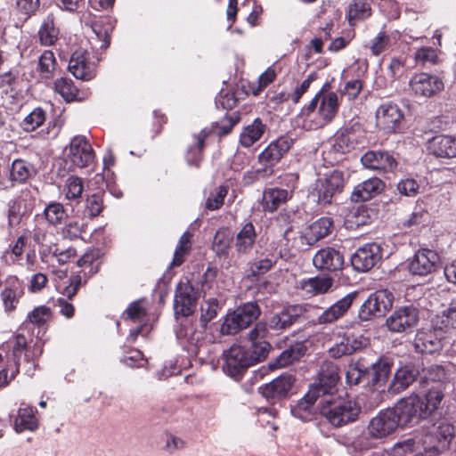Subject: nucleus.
Instances as JSON below:
<instances>
[{
  "instance_id": "1",
  "label": "nucleus",
  "mask_w": 456,
  "mask_h": 456,
  "mask_svg": "<svg viewBox=\"0 0 456 456\" xmlns=\"http://www.w3.org/2000/svg\"><path fill=\"white\" fill-rule=\"evenodd\" d=\"M339 99L337 93L330 90V84L325 83L311 100L303 107L297 118L306 130H314L330 124L339 110Z\"/></svg>"
},
{
  "instance_id": "2",
  "label": "nucleus",
  "mask_w": 456,
  "mask_h": 456,
  "mask_svg": "<svg viewBox=\"0 0 456 456\" xmlns=\"http://www.w3.org/2000/svg\"><path fill=\"white\" fill-rule=\"evenodd\" d=\"M321 414L334 428H342L357 420L360 405L353 399L328 395L321 398Z\"/></svg>"
},
{
  "instance_id": "3",
  "label": "nucleus",
  "mask_w": 456,
  "mask_h": 456,
  "mask_svg": "<svg viewBox=\"0 0 456 456\" xmlns=\"http://www.w3.org/2000/svg\"><path fill=\"white\" fill-rule=\"evenodd\" d=\"M266 345L262 344L256 351L248 346L232 345L223 353L224 371L230 377L238 379L252 365L266 358Z\"/></svg>"
},
{
  "instance_id": "4",
  "label": "nucleus",
  "mask_w": 456,
  "mask_h": 456,
  "mask_svg": "<svg viewBox=\"0 0 456 456\" xmlns=\"http://www.w3.org/2000/svg\"><path fill=\"white\" fill-rule=\"evenodd\" d=\"M293 143L294 140L289 136H281L270 142L258 155L261 167L253 173L254 178H267L273 175L274 166L287 154Z\"/></svg>"
},
{
  "instance_id": "5",
  "label": "nucleus",
  "mask_w": 456,
  "mask_h": 456,
  "mask_svg": "<svg viewBox=\"0 0 456 456\" xmlns=\"http://www.w3.org/2000/svg\"><path fill=\"white\" fill-rule=\"evenodd\" d=\"M346 182L347 178L343 171L333 170L316 180L313 194L317 197L319 204L330 205L343 191Z\"/></svg>"
},
{
  "instance_id": "6",
  "label": "nucleus",
  "mask_w": 456,
  "mask_h": 456,
  "mask_svg": "<svg viewBox=\"0 0 456 456\" xmlns=\"http://www.w3.org/2000/svg\"><path fill=\"white\" fill-rule=\"evenodd\" d=\"M259 315L260 309L256 303H246L226 315L221 326V332L224 335L236 334L248 327Z\"/></svg>"
},
{
  "instance_id": "7",
  "label": "nucleus",
  "mask_w": 456,
  "mask_h": 456,
  "mask_svg": "<svg viewBox=\"0 0 456 456\" xmlns=\"http://www.w3.org/2000/svg\"><path fill=\"white\" fill-rule=\"evenodd\" d=\"M419 308L414 304L397 306L386 320L388 330L395 333H410L419 324Z\"/></svg>"
},
{
  "instance_id": "8",
  "label": "nucleus",
  "mask_w": 456,
  "mask_h": 456,
  "mask_svg": "<svg viewBox=\"0 0 456 456\" xmlns=\"http://www.w3.org/2000/svg\"><path fill=\"white\" fill-rule=\"evenodd\" d=\"M393 408L402 426L418 423L428 417L424 399L417 394L400 399Z\"/></svg>"
},
{
  "instance_id": "9",
  "label": "nucleus",
  "mask_w": 456,
  "mask_h": 456,
  "mask_svg": "<svg viewBox=\"0 0 456 456\" xmlns=\"http://www.w3.org/2000/svg\"><path fill=\"white\" fill-rule=\"evenodd\" d=\"M394 295L387 290L380 289L369 296L361 305L358 312V318L361 321H370L380 317L392 308Z\"/></svg>"
},
{
  "instance_id": "10",
  "label": "nucleus",
  "mask_w": 456,
  "mask_h": 456,
  "mask_svg": "<svg viewBox=\"0 0 456 456\" xmlns=\"http://www.w3.org/2000/svg\"><path fill=\"white\" fill-rule=\"evenodd\" d=\"M235 121L230 116H225L222 120V124H214L211 130L208 128L202 129L198 134L194 135L195 142L189 147L187 153V161L190 165L198 166L201 159L200 152L205 146V140L211 134L214 133L219 136L229 134L235 125Z\"/></svg>"
},
{
  "instance_id": "11",
  "label": "nucleus",
  "mask_w": 456,
  "mask_h": 456,
  "mask_svg": "<svg viewBox=\"0 0 456 456\" xmlns=\"http://www.w3.org/2000/svg\"><path fill=\"white\" fill-rule=\"evenodd\" d=\"M399 426H402L400 419L392 407L380 411L373 417L369 422L367 430L370 437L381 439L394 433Z\"/></svg>"
},
{
  "instance_id": "12",
  "label": "nucleus",
  "mask_w": 456,
  "mask_h": 456,
  "mask_svg": "<svg viewBox=\"0 0 456 456\" xmlns=\"http://www.w3.org/2000/svg\"><path fill=\"white\" fill-rule=\"evenodd\" d=\"M314 308V305L307 304L289 305L273 314L268 320V326L274 330H287L301 319H306L307 314Z\"/></svg>"
},
{
  "instance_id": "13",
  "label": "nucleus",
  "mask_w": 456,
  "mask_h": 456,
  "mask_svg": "<svg viewBox=\"0 0 456 456\" xmlns=\"http://www.w3.org/2000/svg\"><path fill=\"white\" fill-rule=\"evenodd\" d=\"M440 265V256L435 250L420 248L409 262V272L415 276L425 277L435 273Z\"/></svg>"
},
{
  "instance_id": "14",
  "label": "nucleus",
  "mask_w": 456,
  "mask_h": 456,
  "mask_svg": "<svg viewBox=\"0 0 456 456\" xmlns=\"http://www.w3.org/2000/svg\"><path fill=\"white\" fill-rule=\"evenodd\" d=\"M68 159L75 167H89L94 160V152L87 139L82 135L72 138L68 152Z\"/></svg>"
},
{
  "instance_id": "15",
  "label": "nucleus",
  "mask_w": 456,
  "mask_h": 456,
  "mask_svg": "<svg viewBox=\"0 0 456 456\" xmlns=\"http://www.w3.org/2000/svg\"><path fill=\"white\" fill-rule=\"evenodd\" d=\"M197 291L189 281H180L175 295V313L182 316L191 315L196 307Z\"/></svg>"
},
{
  "instance_id": "16",
  "label": "nucleus",
  "mask_w": 456,
  "mask_h": 456,
  "mask_svg": "<svg viewBox=\"0 0 456 456\" xmlns=\"http://www.w3.org/2000/svg\"><path fill=\"white\" fill-rule=\"evenodd\" d=\"M358 293L350 292L324 309L317 317V324H331L343 318L352 307Z\"/></svg>"
},
{
  "instance_id": "17",
  "label": "nucleus",
  "mask_w": 456,
  "mask_h": 456,
  "mask_svg": "<svg viewBox=\"0 0 456 456\" xmlns=\"http://www.w3.org/2000/svg\"><path fill=\"white\" fill-rule=\"evenodd\" d=\"M382 257L381 248L377 243H367L359 248L351 257V263L358 272H367Z\"/></svg>"
},
{
  "instance_id": "18",
  "label": "nucleus",
  "mask_w": 456,
  "mask_h": 456,
  "mask_svg": "<svg viewBox=\"0 0 456 456\" xmlns=\"http://www.w3.org/2000/svg\"><path fill=\"white\" fill-rule=\"evenodd\" d=\"M403 115L396 104L385 103L376 111L377 126L386 133L396 132L403 121Z\"/></svg>"
},
{
  "instance_id": "19",
  "label": "nucleus",
  "mask_w": 456,
  "mask_h": 456,
  "mask_svg": "<svg viewBox=\"0 0 456 456\" xmlns=\"http://www.w3.org/2000/svg\"><path fill=\"white\" fill-rule=\"evenodd\" d=\"M409 85L414 94L421 97H431L444 89L442 79L428 73L414 75Z\"/></svg>"
},
{
  "instance_id": "20",
  "label": "nucleus",
  "mask_w": 456,
  "mask_h": 456,
  "mask_svg": "<svg viewBox=\"0 0 456 456\" xmlns=\"http://www.w3.org/2000/svg\"><path fill=\"white\" fill-rule=\"evenodd\" d=\"M295 382V378L289 373H284L274 379L268 384L259 388L264 397L272 403L287 397L289 391Z\"/></svg>"
},
{
  "instance_id": "21",
  "label": "nucleus",
  "mask_w": 456,
  "mask_h": 456,
  "mask_svg": "<svg viewBox=\"0 0 456 456\" xmlns=\"http://www.w3.org/2000/svg\"><path fill=\"white\" fill-rule=\"evenodd\" d=\"M344 263L343 254L332 247H326L318 250L313 257L314 267L320 271H339L343 268Z\"/></svg>"
},
{
  "instance_id": "22",
  "label": "nucleus",
  "mask_w": 456,
  "mask_h": 456,
  "mask_svg": "<svg viewBox=\"0 0 456 456\" xmlns=\"http://www.w3.org/2000/svg\"><path fill=\"white\" fill-rule=\"evenodd\" d=\"M339 381L338 367L331 361H324L319 371L318 382L312 385L315 387L322 395V397L332 395V391L335 389L338 382Z\"/></svg>"
},
{
  "instance_id": "23",
  "label": "nucleus",
  "mask_w": 456,
  "mask_h": 456,
  "mask_svg": "<svg viewBox=\"0 0 456 456\" xmlns=\"http://www.w3.org/2000/svg\"><path fill=\"white\" fill-rule=\"evenodd\" d=\"M361 162L364 167L379 173L394 172L397 167V162L391 154L379 151H367L361 158Z\"/></svg>"
},
{
  "instance_id": "24",
  "label": "nucleus",
  "mask_w": 456,
  "mask_h": 456,
  "mask_svg": "<svg viewBox=\"0 0 456 456\" xmlns=\"http://www.w3.org/2000/svg\"><path fill=\"white\" fill-rule=\"evenodd\" d=\"M332 221L329 217H322L309 225L304 234L299 235L300 246H313L321 239L330 234Z\"/></svg>"
},
{
  "instance_id": "25",
  "label": "nucleus",
  "mask_w": 456,
  "mask_h": 456,
  "mask_svg": "<svg viewBox=\"0 0 456 456\" xmlns=\"http://www.w3.org/2000/svg\"><path fill=\"white\" fill-rule=\"evenodd\" d=\"M428 149L431 154L437 158L456 157V137L438 134L428 141Z\"/></svg>"
},
{
  "instance_id": "26",
  "label": "nucleus",
  "mask_w": 456,
  "mask_h": 456,
  "mask_svg": "<svg viewBox=\"0 0 456 456\" xmlns=\"http://www.w3.org/2000/svg\"><path fill=\"white\" fill-rule=\"evenodd\" d=\"M68 68L69 72L77 79L89 81L95 76L94 68L87 62L85 52H75L70 57Z\"/></svg>"
},
{
  "instance_id": "27",
  "label": "nucleus",
  "mask_w": 456,
  "mask_h": 456,
  "mask_svg": "<svg viewBox=\"0 0 456 456\" xmlns=\"http://www.w3.org/2000/svg\"><path fill=\"white\" fill-rule=\"evenodd\" d=\"M414 348L421 354H433L442 348V338L436 330H419L414 338Z\"/></svg>"
},
{
  "instance_id": "28",
  "label": "nucleus",
  "mask_w": 456,
  "mask_h": 456,
  "mask_svg": "<svg viewBox=\"0 0 456 456\" xmlns=\"http://www.w3.org/2000/svg\"><path fill=\"white\" fill-rule=\"evenodd\" d=\"M385 188L384 182L378 177L369 178L356 185L351 194L354 202L366 201L379 194Z\"/></svg>"
},
{
  "instance_id": "29",
  "label": "nucleus",
  "mask_w": 456,
  "mask_h": 456,
  "mask_svg": "<svg viewBox=\"0 0 456 456\" xmlns=\"http://www.w3.org/2000/svg\"><path fill=\"white\" fill-rule=\"evenodd\" d=\"M418 370L409 365L400 367L395 373L394 378L388 386V392L399 394L407 389L417 379Z\"/></svg>"
},
{
  "instance_id": "30",
  "label": "nucleus",
  "mask_w": 456,
  "mask_h": 456,
  "mask_svg": "<svg viewBox=\"0 0 456 456\" xmlns=\"http://www.w3.org/2000/svg\"><path fill=\"white\" fill-rule=\"evenodd\" d=\"M322 395L318 392L317 387H310L307 393L292 407L291 413L296 418L307 421L311 419L312 407Z\"/></svg>"
},
{
  "instance_id": "31",
  "label": "nucleus",
  "mask_w": 456,
  "mask_h": 456,
  "mask_svg": "<svg viewBox=\"0 0 456 456\" xmlns=\"http://www.w3.org/2000/svg\"><path fill=\"white\" fill-rule=\"evenodd\" d=\"M332 285L333 279L331 277L315 276L300 281L298 288L302 290L305 296L311 297L328 292Z\"/></svg>"
},
{
  "instance_id": "32",
  "label": "nucleus",
  "mask_w": 456,
  "mask_h": 456,
  "mask_svg": "<svg viewBox=\"0 0 456 456\" xmlns=\"http://www.w3.org/2000/svg\"><path fill=\"white\" fill-rule=\"evenodd\" d=\"M256 236L254 224L250 222L245 224L236 235V250L240 254H248L254 248Z\"/></svg>"
},
{
  "instance_id": "33",
  "label": "nucleus",
  "mask_w": 456,
  "mask_h": 456,
  "mask_svg": "<svg viewBox=\"0 0 456 456\" xmlns=\"http://www.w3.org/2000/svg\"><path fill=\"white\" fill-rule=\"evenodd\" d=\"M38 427V421L35 417V411L31 407L20 408L14 420V429L17 433L23 431H34Z\"/></svg>"
},
{
  "instance_id": "34",
  "label": "nucleus",
  "mask_w": 456,
  "mask_h": 456,
  "mask_svg": "<svg viewBox=\"0 0 456 456\" xmlns=\"http://www.w3.org/2000/svg\"><path fill=\"white\" fill-rule=\"evenodd\" d=\"M265 131V125L259 119L256 118L252 124L246 126L240 134V142L248 148L257 142Z\"/></svg>"
},
{
  "instance_id": "35",
  "label": "nucleus",
  "mask_w": 456,
  "mask_h": 456,
  "mask_svg": "<svg viewBox=\"0 0 456 456\" xmlns=\"http://www.w3.org/2000/svg\"><path fill=\"white\" fill-rule=\"evenodd\" d=\"M113 28L114 25L110 18H101L92 23L94 33L102 42L101 48L106 49L109 47Z\"/></svg>"
},
{
  "instance_id": "36",
  "label": "nucleus",
  "mask_w": 456,
  "mask_h": 456,
  "mask_svg": "<svg viewBox=\"0 0 456 456\" xmlns=\"http://www.w3.org/2000/svg\"><path fill=\"white\" fill-rule=\"evenodd\" d=\"M287 198L288 191L286 190L278 188L268 189L263 194L264 209L273 212L281 203L286 201Z\"/></svg>"
},
{
  "instance_id": "37",
  "label": "nucleus",
  "mask_w": 456,
  "mask_h": 456,
  "mask_svg": "<svg viewBox=\"0 0 456 456\" xmlns=\"http://www.w3.org/2000/svg\"><path fill=\"white\" fill-rule=\"evenodd\" d=\"M268 333V330L266 324L264 322H258L256 324L254 329L248 333V340L249 345L248 348L252 351H256L262 344H265L266 346V355L269 353L271 348L270 344L265 340L266 335Z\"/></svg>"
},
{
  "instance_id": "38",
  "label": "nucleus",
  "mask_w": 456,
  "mask_h": 456,
  "mask_svg": "<svg viewBox=\"0 0 456 456\" xmlns=\"http://www.w3.org/2000/svg\"><path fill=\"white\" fill-rule=\"evenodd\" d=\"M44 216L47 223L53 226L62 224L68 217L66 209L59 202L49 203L45 208Z\"/></svg>"
},
{
  "instance_id": "39",
  "label": "nucleus",
  "mask_w": 456,
  "mask_h": 456,
  "mask_svg": "<svg viewBox=\"0 0 456 456\" xmlns=\"http://www.w3.org/2000/svg\"><path fill=\"white\" fill-rule=\"evenodd\" d=\"M391 365L390 361L384 357L379 358L376 362L372 363L373 384L380 387L386 384L391 373Z\"/></svg>"
},
{
  "instance_id": "40",
  "label": "nucleus",
  "mask_w": 456,
  "mask_h": 456,
  "mask_svg": "<svg viewBox=\"0 0 456 456\" xmlns=\"http://www.w3.org/2000/svg\"><path fill=\"white\" fill-rule=\"evenodd\" d=\"M444 385L442 383H436L432 386L424 399L425 405L427 406L428 416L436 410L441 404L444 397Z\"/></svg>"
},
{
  "instance_id": "41",
  "label": "nucleus",
  "mask_w": 456,
  "mask_h": 456,
  "mask_svg": "<svg viewBox=\"0 0 456 456\" xmlns=\"http://www.w3.org/2000/svg\"><path fill=\"white\" fill-rule=\"evenodd\" d=\"M354 127L345 128L336 134L334 147L336 150L346 152L353 149L357 142L355 136L353 134Z\"/></svg>"
},
{
  "instance_id": "42",
  "label": "nucleus",
  "mask_w": 456,
  "mask_h": 456,
  "mask_svg": "<svg viewBox=\"0 0 456 456\" xmlns=\"http://www.w3.org/2000/svg\"><path fill=\"white\" fill-rule=\"evenodd\" d=\"M25 213L26 207L23 200L16 199L11 200L8 204L7 211L8 226L12 228L19 225Z\"/></svg>"
},
{
  "instance_id": "43",
  "label": "nucleus",
  "mask_w": 456,
  "mask_h": 456,
  "mask_svg": "<svg viewBox=\"0 0 456 456\" xmlns=\"http://www.w3.org/2000/svg\"><path fill=\"white\" fill-rule=\"evenodd\" d=\"M35 173L31 164L22 159H16L12 162L11 176L14 181L25 182Z\"/></svg>"
},
{
  "instance_id": "44",
  "label": "nucleus",
  "mask_w": 456,
  "mask_h": 456,
  "mask_svg": "<svg viewBox=\"0 0 456 456\" xmlns=\"http://www.w3.org/2000/svg\"><path fill=\"white\" fill-rule=\"evenodd\" d=\"M21 295L22 290L19 285H12V287L5 288L1 293L4 310L6 312L14 310Z\"/></svg>"
},
{
  "instance_id": "45",
  "label": "nucleus",
  "mask_w": 456,
  "mask_h": 456,
  "mask_svg": "<svg viewBox=\"0 0 456 456\" xmlns=\"http://www.w3.org/2000/svg\"><path fill=\"white\" fill-rule=\"evenodd\" d=\"M54 88L67 102L75 100L78 93L73 81L66 77L58 78L54 83Z\"/></svg>"
},
{
  "instance_id": "46",
  "label": "nucleus",
  "mask_w": 456,
  "mask_h": 456,
  "mask_svg": "<svg viewBox=\"0 0 456 456\" xmlns=\"http://www.w3.org/2000/svg\"><path fill=\"white\" fill-rule=\"evenodd\" d=\"M191 234L189 232H184L178 241V245L174 253V258L172 261L173 266L181 265L185 259V256L189 253L191 248Z\"/></svg>"
},
{
  "instance_id": "47",
  "label": "nucleus",
  "mask_w": 456,
  "mask_h": 456,
  "mask_svg": "<svg viewBox=\"0 0 456 456\" xmlns=\"http://www.w3.org/2000/svg\"><path fill=\"white\" fill-rule=\"evenodd\" d=\"M38 34L42 45H52L58 38L59 30L55 28L53 20L47 19L41 26Z\"/></svg>"
},
{
  "instance_id": "48",
  "label": "nucleus",
  "mask_w": 456,
  "mask_h": 456,
  "mask_svg": "<svg viewBox=\"0 0 456 456\" xmlns=\"http://www.w3.org/2000/svg\"><path fill=\"white\" fill-rule=\"evenodd\" d=\"M228 193V188L224 185H220L215 188L208 196L205 207L210 211L219 209L223 204L224 198Z\"/></svg>"
},
{
  "instance_id": "49",
  "label": "nucleus",
  "mask_w": 456,
  "mask_h": 456,
  "mask_svg": "<svg viewBox=\"0 0 456 456\" xmlns=\"http://www.w3.org/2000/svg\"><path fill=\"white\" fill-rule=\"evenodd\" d=\"M45 120V111L41 108H36L24 118L21 123V126L23 130L27 132H31L36 130L41 125H43Z\"/></svg>"
},
{
  "instance_id": "50",
  "label": "nucleus",
  "mask_w": 456,
  "mask_h": 456,
  "mask_svg": "<svg viewBox=\"0 0 456 456\" xmlns=\"http://www.w3.org/2000/svg\"><path fill=\"white\" fill-rule=\"evenodd\" d=\"M436 325L440 330H449L456 329V310L451 304L446 310L436 315Z\"/></svg>"
},
{
  "instance_id": "51",
  "label": "nucleus",
  "mask_w": 456,
  "mask_h": 456,
  "mask_svg": "<svg viewBox=\"0 0 456 456\" xmlns=\"http://www.w3.org/2000/svg\"><path fill=\"white\" fill-rule=\"evenodd\" d=\"M370 15V6L364 0H354V3L349 5L348 19L350 21L353 20H364Z\"/></svg>"
},
{
  "instance_id": "52",
  "label": "nucleus",
  "mask_w": 456,
  "mask_h": 456,
  "mask_svg": "<svg viewBox=\"0 0 456 456\" xmlns=\"http://www.w3.org/2000/svg\"><path fill=\"white\" fill-rule=\"evenodd\" d=\"M417 443L418 444H421L423 450L428 453V456H434L442 450L441 439H438V435L435 431L426 434L421 439H418Z\"/></svg>"
},
{
  "instance_id": "53",
  "label": "nucleus",
  "mask_w": 456,
  "mask_h": 456,
  "mask_svg": "<svg viewBox=\"0 0 456 456\" xmlns=\"http://www.w3.org/2000/svg\"><path fill=\"white\" fill-rule=\"evenodd\" d=\"M102 194L100 192L88 196L86 200L85 213L90 217L98 216L103 210Z\"/></svg>"
},
{
  "instance_id": "54",
  "label": "nucleus",
  "mask_w": 456,
  "mask_h": 456,
  "mask_svg": "<svg viewBox=\"0 0 456 456\" xmlns=\"http://www.w3.org/2000/svg\"><path fill=\"white\" fill-rule=\"evenodd\" d=\"M84 190L83 180L77 176L67 178L64 185L65 197L67 200H77L81 197Z\"/></svg>"
},
{
  "instance_id": "55",
  "label": "nucleus",
  "mask_w": 456,
  "mask_h": 456,
  "mask_svg": "<svg viewBox=\"0 0 456 456\" xmlns=\"http://www.w3.org/2000/svg\"><path fill=\"white\" fill-rule=\"evenodd\" d=\"M304 348L301 346H296L284 350L277 358L275 365L277 367H285L298 360L304 354Z\"/></svg>"
},
{
  "instance_id": "56",
  "label": "nucleus",
  "mask_w": 456,
  "mask_h": 456,
  "mask_svg": "<svg viewBox=\"0 0 456 456\" xmlns=\"http://www.w3.org/2000/svg\"><path fill=\"white\" fill-rule=\"evenodd\" d=\"M38 66L43 77H51L56 67V61L53 52L45 51L39 58Z\"/></svg>"
},
{
  "instance_id": "57",
  "label": "nucleus",
  "mask_w": 456,
  "mask_h": 456,
  "mask_svg": "<svg viewBox=\"0 0 456 456\" xmlns=\"http://www.w3.org/2000/svg\"><path fill=\"white\" fill-rule=\"evenodd\" d=\"M217 308L218 302L216 298H210L201 305L200 322L203 323V325H206L208 322L216 316Z\"/></svg>"
},
{
  "instance_id": "58",
  "label": "nucleus",
  "mask_w": 456,
  "mask_h": 456,
  "mask_svg": "<svg viewBox=\"0 0 456 456\" xmlns=\"http://www.w3.org/2000/svg\"><path fill=\"white\" fill-rule=\"evenodd\" d=\"M276 263L274 256L256 260L250 267L252 275L257 276L267 273Z\"/></svg>"
},
{
  "instance_id": "59",
  "label": "nucleus",
  "mask_w": 456,
  "mask_h": 456,
  "mask_svg": "<svg viewBox=\"0 0 456 456\" xmlns=\"http://www.w3.org/2000/svg\"><path fill=\"white\" fill-rule=\"evenodd\" d=\"M51 318V309L47 306H38L28 315L30 322L36 325H44Z\"/></svg>"
},
{
  "instance_id": "60",
  "label": "nucleus",
  "mask_w": 456,
  "mask_h": 456,
  "mask_svg": "<svg viewBox=\"0 0 456 456\" xmlns=\"http://www.w3.org/2000/svg\"><path fill=\"white\" fill-rule=\"evenodd\" d=\"M416 61L423 66L427 64H434L436 61V52L430 47H423L419 49L415 53Z\"/></svg>"
},
{
  "instance_id": "61",
  "label": "nucleus",
  "mask_w": 456,
  "mask_h": 456,
  "mask_svg": "<svg viewBox=\"0 0 456 456\" xmlns=\"http://www.w3.org/2000/svg\"><path fill=\"white\" fill-rule=\"evenodd\" d=\"M419 185L418 182L411 178L402 180L397 184V190L403 195L413 197L418 194Z\"/></svg>"
},
{
  "instance_id": "62",
  "label": "nucleus",
  "mask_w": 456,
  "mask_h": 456,
  "mask_svg": "<svg viewBox=\"0 0 456 456\" xmlns=\"http://www.w3.org/2000/svg\"><path fill=\"white\" fill-rule=\"evenodd\" d=\"M61 232L65 238L77 239L84 232V224L77 220H70L63 226Z\"/></svg>"
},
{
  "instance_id": "63",
  "label": "nucleus",
  "mask_w": 456,
  "mask_h": 456,
  "mask_svg": "<svg viewBox=\"0 0 456 456\" xmlns=\"http://www.w3.org/2000/svg\"><path fill=\"white\" fill-rule=\"evenodd\" d=\"M125 314L133 321L142 320L146 315V308L142 300L133 302L126 310Z\"/></svg>"
},
{
  "instance_id": "64",
  "label": "nucleus",
  "mask_w": 456,
  "mask_h": 456,
  "mask_svg": "<svg viewBox=\"0 0 456 456\" xmlns=\"http://www.w3.org/2000/svg\"><path fill=\"white\" fill-rule=\"evenodd\" d=\"M389 42L390 37L385 32H379L371 42V53L376 56L379 55L387 48Z\"/></svg>"
}]
</instances>
